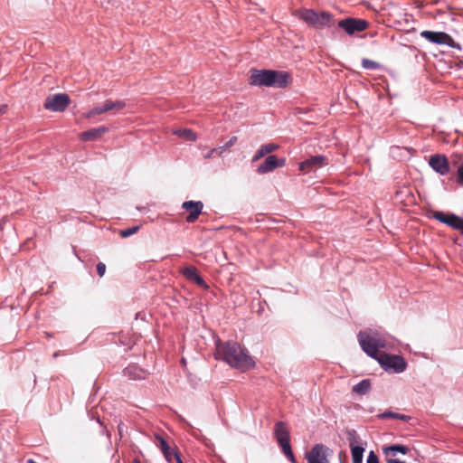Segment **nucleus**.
Segmentation results:
<instances>
[{
  "instance_id": "obj_1",
  "label": "nucleus",
  "mask_w": 463,
  "mask_h": 463,
  "mask_svg": "<svg viewBox=\"0 0 463 463\" xmlns=\"http://www.w3.org/2000/svg\"><path fill=\"white\" fill-rule=\"evenodd\" d=\"M215 358L221 359L232 367L246 371L254 366L248 351L236 342H217Z\"/></svg>"
},
{
  "instance_id": "obj_2",
  "label": "nucleus",
  "mask_w": 463,
  "mask_h": 463,
  "mask_svg": "<svg viewBox=\"0 0 463 463\" xmlns=\"http://www.w3.org/2000/svg\"><path fill=\"white\" fill-rule=\"evenodd\" d=\"M250 73L249 83L251 86L283 89L291 82V75L283 71L253 69Z\"/></svg>"
},
{
  "instance_id": "obj_3",
  "label": "nucleus",
  "mask_w": 463,
  "mask_h": 463,
  "mask_svg": "<svg viewBox=\"0 0 463 463\" xmlns=\"http://www.w3.org/2000/svg\"><path fill=\"white\" fill-rule=\"evenodd\" d=\"M357 337L364 352L377 360L381 354L379 352V348H383L385 346L384 340L377 335H370L365 332H360Z\"/></svg>"
},
{
  "instance_id": "obj_4",
  "label": "nucleus",
  "mask_w": 463,
  "mask_h": 463,
  "mask_svg": "<svg viewBox=\"0 0 463 463\" xmlns=\"http://www.w3.org/2000/svg\"><path fill=\"white\" fill-rule=\"evenodd\" d=\"M298 17L314 27H323L328 25L331 20L330 14L326 12L317 13L311 9L299 10Z\"/></svg>"
},
{
  "instance_id": "obj_5",
  "label": "nucleus",
  "mask_w": 463,
  "mask_h": 463,
  "mask_svg": "<svg viewBox=\"0 0 463 463\" xmlns=\"http://www.w3.org/2000/svg\"><path fill=\"white\" fill-rule=\"evenodd\" d=\"M377 361L385 370L392 369L394 373H402L406 369L407 363L403 357L395 354H380Z\"/></svg>"
},
{
  "instance_id": "obj_6",
  "label": "nucleus",
  "mask_w": 463,
  "mask_h": 463,
  "mask_svg": "<svg viewBox=\"0 0 463 463\" xmlns=\"http://www.w3.org/2000/svg\"><path fill=\"white\" fill-rule=\"evenodd\" d=\"M71 99L67 94H55L46 98L43 107L51 111L62 112L68 108Z\"/></svg>"
},
{
  "instance_id": "obj_7",
  "label": "nucleus",
  "mask_w": 463,
  "mask_h": 463,
  "mask_svg": "<svg viewBox=\"0 0 463 463\" xmlns=\"http://www.w3.org/2000/svg\"><path fill=\"white\" fill-rule=\"evenodd\" d=\"M332 450L324 444H316L312 449L307 453V463H329V455Z\"/></svg>"
},
{
  "instance_id": "obj_8",
  "label": "nucleus",
  "mask_w": 463,
  "mask_h": 463,
  "mask_svg": "<svg viewBox=\"0 0 463 463\" xmlns=\"http://www.w3.org/2000/svg\"><path fill=\"white\" fill-rule=\"evenodd\" d=\"M433 218L463 234V218L454 213H445L439 211L433 213Z\"/></svg>"
},
{
  "instance_id": "obj_9",
  "label": "nucleus",
  "mask_w": 463,
  "mask_h": 463,
  "mask_svg": "<svg viewBox=\"0 0 463 463\" xmlns=\"http://www.w3.org/2000/svg\"><path fill=\"white\" fill-rule=\"evenodd\" d=\"M338 26L348 34H353L364 31L368 27V23L363 19L346 18L339 21Z\"/></svg>"
},
{
  "instance_id": "obj_10",
  "label": "nucleus",
  "mask_w": 463,
  "mask_h": 463,
  "mask_svg": "<svg viewBox=\"0 0 463 463\" xmlns=\"http://www.w3.org/2000/svg\"><path fill=\"white\" fill-rule=\"evenodd\" d=\"M328 164V160L324 156H314L299 164V170L305 174L315 171Z\"/></svg>"
},
{
  "instance_id": "obj_11",
  "label": "nucleus",
  "mask_w": 463,
  "mask_h": 463,
  "mask_svg": "<svg viewBox=\"0 0 463 463\" xmlns=\"http://www.w3.org/2000/svg\"><path fill=\"white\" fill-rule=\"evenodd\" d=\"M429 165L431 168L441 175L449 173V163L445 155L436 154L430 157Z\"/></svg>"
},
{
  "instance_id": "obj_12",
  "label": "nucleus",
  "mask_w": 463,
  "mask_h": 463,
  "mask_svg": "<svg viewBox=\"0 0 463 463\" xmlns=\"http://www.w3.org/2000/svg\"><path fill=\"white\" fill-rule=\"evenodd\" d=\"M182 208L188 213L185 221L192 223L194 222L202 213L203 203L200 201H186L183 203Z\"/></svg>"
},
{
  "instance_id": "obj_13",
  "label": "nucleus",
  "mask_w": 463,
  "mask_h": 463,
  "mask_svg": "<svg viewBox=\"0 0 463 463\" xmlns=\"http://www.w3.org/2000/svg\"><path fill=\"white\" fill-rule=\"evenodd\" d=\"M286 164L285 158H278L276 156H269L264 162L259 165L257 173L263 175L274 171L276 168L282 167Z\"/></svg>"
},
{
  "instance_id": "obj_14",
  "label": "nucleus",
  "mask_w": 463,
  "mask_h": 463,
  "mask_svg": "<svg viewBox=\"0 0 463 463\" xmlns=\"http://www.w3.org/2000/svg\"><path fill=\"white\" fill-rule=\"evenodd\" d=\"M420 36L428 40L430 43L436 44H447L451 45L453 39L450 35L443 32H433V31H422Z\"/></svg>"
},
{
  "instance_id": "obj_15",
  "label": "nucleus",
  "mask_w": 463,
  "mask_h": 463,
  "mask_svg": "<svg viewBox=\"0 0 463 463\" xmlns=\"http://www.w3.org/2000/svg\"><path fill=\"white\" fill-rule=\"evenodd\" d=\"M274 434L282 449H286V446H290L289 431L283 421H278L275 424Z\"/></svg>"
},
{
  "instance_id": "obj_16",
  "label": "nucleus",
  "mask_w": 463,
  "mask_h": 463,
  "mask_svg": "<svg viewBox=\"0 0 463 463\" xmlns=\"http://www.w3.org/2000/svg\"><path fill=\"white\" fill-rule=\"evenodd\" d=\"M182 274L188 280L194 281L202 288H208L203 278L199 275L197 269L194 266H188L182 269Z\"/></svg>"
},
{
  "instance_id": "obj_17",
  "label": "nucleus",
  "mask_w": 463,
  "mask_h": 463,
  "mask_svg": "<svg viewBox=\"0 0 463 463\" xmlns=\"http://www.w3.org/2000/svg\"><path fill=\"white\" fill-rule=\"evenodd\" d=\"M108 131H109V128L105 126L91 128L88 131L82 132L80 134V139L83 141L97 140L98 138H99L102 135H104Z\"/></svg>"
},
{
  "instance_id": "obj_18",
  "label": "nucleus",
  "mask_w": 463,
  "mask_h": 463,
  "mask_svg": "<svg viewBox=\"0 0 463 463\" xmlns=\"http://www.w3.org/2000/svg\"><path fill=\"white\" fill-rule=\"evenodd\" d=\"M408 451L409 449L406 446L400 444L383 447V452L386 456V458H393L396 452L407 454Z\"/></svg>"
},
{
  "instance_id": "obj_19",
  "label": "nucleus",
  "mask_w": 463,
  "mask_h": 463,
  "mask_svg": "<svg viewBox=\"0 0 463 463\" xmlns=\"http://www.w3.org/2000/svg\"><path fill=\"white\" fill-rule=\"evenodd\" d=\"M279 148V145L274 143H269L262 145L258 151L256 152L255 156L252 158V161H258L261 157H263L266 155H269L270 153L276 151Z\"/></svg>"
},
{
  "instance_id": "obj_20",
  "label": "nucleus",
  "mask_w": 463,
  "mask_h": 463,
  "mask_svg": "<svg viewBox=\"0 0 463 463\" xmlns=\"http://www.w3.org/2000/svg\"><path fill=\"white\" fill-rule=\"evenodd\" d=\"M172 133L174 135H176L180 138L188 141H195L197 138L196 134L193 130L188 128L174 129Z\"/></svg>"
},
{
  "instance_id": "obj_21",
  "label": "nucleus",
  "mask_w": 463,
  "mask_h": 463,
  "mask_svg": "<svg viewBox=\"0 0 463 463\" xmlns=\"http://www.w3.org/2000/svg\"><path fill=\"white\" fill-rule=\"evenodd\" d=\"M103 104L105 105V110H107V112L121 110L126 107V103L123 100L107 99Z\"/></svg>"
},
{
  "instance_id": "obj_22",
  "label": "nucleus",
  "mask_w": 463,
  "mask_h": 463,
  "mask_svg": "<svg viewBox=\"0 0 463 463\" xmlns=\"http://www.w3.org/2000/svg\"><path fill=\"white\" fill-rule=\"evenodd\" d=\"M371 389V383L370 380L364 379L362 380L359 383L354 385L353 387V392L358 393V394H365L367 393Z\"/></svg>"
},
{
  "instance_id": "obj_23",
  "label": "nucleus",
  "mask_w": 463,
  "mask_h": 463,
  "mask_svg": "<svg viewBox=\"0 0 463 463\" xmlns=\"http://www.w3.org/2000/svg\"><path fill=\"white\" fill-rule=\"evenodd\" d=\"M352 454L353 463H362L364 452V448L362 446L350 448Z\"/></svg>"
},
{
  "instance_id": "obj_24",
  "label": "nucleus",
  "mask_w": 463,
  "mask_h": 463,
  "mask_svg": "<svg viewBox=\"0 0 463 463\" xmlns=\"http://www.w3.org/2000/svg\"><path fill=\"white\" fill-rule=\"evenodd\" d=\"M347 440L349 443V447H358L360 446V438L357 432L354 430H349L346 431Z\"/></svg>"
},
{
  "instance_id": "obj_25",
  "label": "nucleus",
  "mask_w": 463,
  "mask_h": 463,
  "mask_svg": "<svg viewBox=\"0 0 463 463\" xmlns=\"http://www.w3.org/2000/svg\"><path fill=\"white\" fill-rule=\"evenodd\" d=\"M380 417L383 419H385V418L398 419V420H402L404 421H408L411 419V417L408 415L395 413V412H392V411H385L383 414H381Z\"/></svg>"
},
{
  "instance_id": "obj_26",
  "label": "nucleus",
  "mask_w": 463,
  "mask_h": 463,
  "mask_svg": "<svg viewBox=\"0 0 463 463\" xmlns=\"http://www.w3.org/2000/svg\"><path fill=\"white\" fill-rule=\"evenodd\" d=\"M103 113H107V110H105V105L104 104L93 108L89 112H87L84 115V117L86 118H91L96 117L97 115H100V114H103Z\"/></svg>"
},
{
  "instance_id": "obj_27",
  "label": "nucleus",
  "mask_w": 463,
  "mask_h": 463,
  "mask_svg": "<svg viewBox=\"0 0 463 463\" xmlns=\"http://www.w3.org/2000/svg\"><path fill=\"white\" fill-rule=\"evenodd\" d=\"M362 65L364 69L367 70H375L379 68V64L376 61H371L369 59H364L362 61Z\"/></svg>"
},
{
  "instance_id": "obj_28",
  "label": "nucleus",
  "mask_w": 463,
  "mask_h": 463,
  "mask_svg": "<svg viewBox=\"0 0 463 463\" xmlns=\"http://www.w3.org/2000/svg\"><path fill=\"white\" fill-rule=\"evenodd\" d=\"M138 230H139V226H134V227L120 231L119 234L122 238H127V237L137 232Z\"/></svg>"
},
{
  "instance_id": "obj_29",
  "label": "nucleus",
  "mask_w": 463,
  "mask_h": 463,
  "mask_svg": "<svg viewBox=\"0 0 463 463\" xmlns=\"http://www.w3.org/2000/svg\"><path fill=\"white\" fill-rule=\"evenodd\" d=\"M160 449L165 457H168L169 450L171 449L167 442L164 439H160Z\"/></svg>"
},
{
  "instance_id": "obj_30",
  "label": "nucleus",
  "mask_w": 463,
  "mask_h": 463,
  "mask_svg": "<svg viewBox=\"0 0 463 463\" xmlns=\"http://www.w3.org/2000/svg\"><path fill=\"white\" fill-rule=\"evenodd\" d=\"M283 453L285 454V456L292 462V463H296V458L293 455V452L291 450V447H288L286 446V449H282Z\"/></svg>"
},
{
  "instance_id": "obj_31",
  "label": "nucleus",
  "mask_w": 463,
  "mask_h": 463,
  "mask_svg": "<svg viewBox=\"0 0 463 463\" xmlns=\"http://www.w3.org/2000/svg\"><path fill=\"white\" fill-rule=\"evenodd\" d=\"M366 463H379V458L373 451H370Z\"/></svg>"
},
{
  "instance_id": "obj_32",
  "label": "nucleus",
  "mask_w": 463,
  "mask_h": 463,
  "mask_svg": "<svg viewBox=\"0 0 463 463\" xmlns=\"http://www.w3.org/2000/svg\"><path fill=\"white\" fill-rule=\"evenodd\" d=\"M237 142V137H232L223 146L219 147L222 151L232 146Z\"/></svg>"
},
{
  "instance_id": "obj_33",
  "label": "nucleus",
  "mask_w": 463,
  "mask_h": 463,
  "mask_svg": "<svg viewBox=\"0 0 463 463\" xmlns=\"http://www.w3.org/2000/svg\"><path fill=\"white\" fill-rule=\"evenodd\" d=\"M97 272H98L99 277L104 276V274L106 272V265L104 263H102V262H99L97 264Z\"/></svg>"
},
{
  "instance_id": "obj_34",
  "label": "nucleus",
  "mask_w": 463,
  "mask_h": 463,
  "mask_svg": "<svg viewBox=\"0 0 463 463\" xmlns=\"http://www.w3.org/2000/svg\"><path fill=\"white\" fill-rule=\"evenodd\" d=\"M457 175H458V178H457L458 183L460 184H463V164L458 167Z\"/></svg>"
},
{
  "instance_id": "obj_35",
  "label": "nucleus",
  "mask_w": 463,
  "mask_h": 463,
  "mask_svg": "<svg viewBox=\"0 0 463 463\" xmlns=\"http://www.w3.org/2000/svg\"><path fill=\"white\" fill-rule=\"evenodd\" d=\"M215 153H218L219 156H221L222 150L219 148H213V149L210 150L207 154L204 155V158L205 159L211 158L212 156H213V155Z\"/></svg>"
},
{
  "instance_id": "obj_36",
  "label": "nucleus",
  "mask_w": 463,
  "mask_h": 463,
  "mask_svg": "<svg viewBox=\"0 0 463 463\" xmlns=\"http://www.w3.org/2000/svg\"><path fill=\"white\" fill-rule=\"evenodd\" d=\"M175 451H172V450L170 449V450H169V454L167 455L168 457H165L168 463H173V461L175 460V458H174V453H175Z\"/></svg>"
},
{
  "instance_id": "obj_37",
  "label": "nucleus",
  "mask_w": 463,
  "mask_h": 463,
  "mask_svg": "<svg viewBox=\"0 0 463 463\" xmlns=\"http://www.w3.org/2000/svg\"><path fill=\"white\" fill-rule=\"evenodd\" d=\"M174 458H175V463H184L181 459V457H180V454L178 452H175L174 453Z\"/></svg>"
},
{
  "instance_id": "obj_38",
  "label": "nucleus",
  "mask_w": 463,
  "mask_h": 463,
  "mask_svg": "<svg viewBox=\"0 0 463 463\" xmlns=\"http://www.w3.org/2000/svg\"><path fill=\"white\" fill-rule=\"evenodd\" d=\"M133 370H137V368H136V367H128V368H126V369L124 370V373H125L126 375H129V376H131V371H133Z\"/></svg>"
},
{
  "instance_id": "obj_39",
  "label": "nucleus",
  "mask_w": 463,
  "mask_h": 463,
  "mask_svg": "<svg viewBox=\"0 0 463 463\" xmlns=\"http://www.w3.org/2000/svg\"><path fill=\"white\" fill-rule=\"evenodd\" d=\"M386 462L387 463H405V462L400 461L399 459H395L393 458H386Z\"/></svg>"
},
{
  "instance_id": "obj_40",
  "label": "nucleus",
  "mask_w": 463,
  "mask_h": 463,
  "mask_svg": "<svg viewBox=\"0 0 463 463\" xmlns=\"http://www.w3.org/2000/svg\"><path fill=\"white\" fill-rule=\"evenodd\" d=\"M7 106L6 105H1L0 106V115L5 112Z\"/></svg>"
},
{
  "instance_id": "obj_41",
  "label": "nucleus",
  "mask_w": 463,
  "mask_h": 463,
  "mask_svg": "<svg viewBox=\"0 0 463 463\" xmlns=\"http://www.w3.org/2000/svg\"><path fill=\"white\" fill-rule=\"evenodd\" d=\"M27 463H37V462H35L33 459L30 458L27 460Z\"/></svg>"
},
{
  "instance_id": "obj_42",
  "label": "nucleus",
  "mask_w": 463,
  "mask_h": 463,
  "mask_svg": "<svg viewBox=\"0 0 463 463\" xmlns=\"http://www.w3.org/2000/svg\"><path fill=\"white\" fill-rule=\"evenodd\" d=\"M455 158H457V156H454ZM458 163V160L457 159H454L453 160V164L456 165Z\"/></svg>"
},
{
  "instance_id": "obj_43",
  "label": "nucleus",
  "mask_w": 463,
  "mask_h": 463,
  "mask_svg": "<svg viewBox=\"0 0 463 463\" xmlns=\"http://www.w3.org/2000/svg\"><path fill=\"white\" fill-rule=\"evenodd\" d=\"M133 463H141L138 459H134Z\"/></svg>"
},
{
  "instance_id": "obj_44",
  "label": "nucleus",
  "mask_w": 463,
  "mask_h": 463,
  "mask_svg": "<svg viewBox=\"0 0 463 463\" xmlns=\"http://www.w3.org/2000/svg\"><path fill=\"white\" fill-rule=\"evenodd\" d=\"M57 356H58V353H54L53 357H57Z\"/></svg>"
}]
</instances>
